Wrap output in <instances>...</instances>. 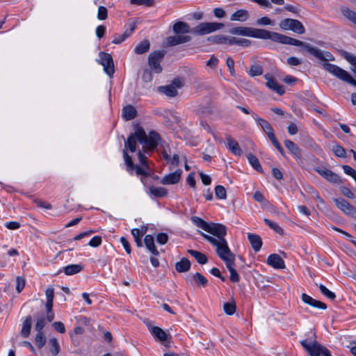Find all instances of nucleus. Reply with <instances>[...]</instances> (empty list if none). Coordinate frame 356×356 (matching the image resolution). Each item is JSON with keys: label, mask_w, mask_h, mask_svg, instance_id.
Wrapping results in <instances>:
<instances>
[{"label": "nucleus", "mask_w": 356, "mask_h": 356, "mask_svg": "<svg viewBox=\"0 0 356 356\" xmlns=\"http://www.w3.org/2000/svg\"><path fill=\"white\" fill-rule=\"evenodd\" d=\"M144 243L147 248V249L154 255L158 256L159 254V251L157 250L155 245H154V239L152 235H146L144 238Z\"/></svg>", "instance_id": "29"}, {"label": "nucleus", "mask_w": 356, "mask_h": 356, "mask_svg": "<svg viewBox=\"0 0 356 356\" xmlns=\"http://www.w3.org/2000/svg\"><path fill=\"white\" fill-rule=\"evenodd\" d=\"M47 302L45 307H53V301L54 298V291L53 288H48L46 291Z\"/></svg>", "instance_id": "50"}, {"label": "nucleus", "mask_w": 356, "mask_h": 356, "mask_svg": "<svg viewBox=\"0 0 356 356\" xmlns=\"http://www.w3.org/2000/svg\"><path fill=\"white\" fill-rule=\"evenodd\" d=\"M130 3L134 5L151 7L154 5L155 1L154 0H130Z\"/></svg>", "instance_id": "53"}, {"label": "nucleus", "mask_w": 356, "mask_h": 356, "mask_svg": "<svg viewBox=\"0 0 356 356\" xmlns=\"http://www.w3.org/2000/svg\"><path fill=\"white\" fill-rule=\"evenodd\" d=\"M340 55L353 65L352 71L356 76V56L350 54L345 50L339 51Z\"/></svg>", "instance_id": "33"}, {"label": "nucleus", "mask_w": 356, "mask_h": 356, "mask_svg": "<svg viewBox=\"0 0 356 356\" xmlns=\"http://www.w3.org/2000/svg\"><path fill=\"white\" fill-rule=\"evenodd\" d=\"M161 140V137L156 131H151L147 136L145 132V137L142 144L143 145V150L145 153L153 152L156 149Z\"/></svg>", "instance_id": "8"}, {"label": "nucleus", "mask_w": 356, "mask_h": 356, "mask_svg": "<svg viewBox=\"0 0 356 356\" xmlns=\"http://www.w3.org/2000/svg\"><path fill=\"white\" fill-rule=\"evenodd\" d=\"M336 206L347 215H352L355 211V207L343 198H334Z\"/></svg>", "instance_id": "16"}, {"label": "nucleus", "mask_w": 356, "mask_h": 356, "mask_svg": "<svg viewBox=\"0 0 356 356\" xmlns=\"http://www.w3.org/2000/svg\"><path fill=\"white\" fill-rule=\"evenodd\" d=\"M296 46L303 47L307 52L312 56H315L318 59L323 61L322 66L323 67L324 63H329L328 61L334 60V57L329 51L323 52L320 49L311 46L309 44L298 40V43Z\"/></svg>", "instance_id": "3"}, {"label": "nucleus", "mask_w": 356, "mask_h": 356, "mask_svg": "<svg viewBox=\"0 0 356 356\" xmlns=\"http://www.w3.org/2000/svg\"><path fill=\"white\" fill-rule=\"evenodd\" d=\"M207 232L218 237V241H222V240L225 239V236L227 234V228L222 224L211 222L208 226Z\"/></svg>", "instance_id": "13"}, {"label": "nucleus", "mask_w": 356, "mask_h": 356, "mask_svg": "<svg viewBox=\"0 0 356 356\" xmlns=\"http://www.w3.org/2000/svg\"><path fill=\"white\" fill-rule=\"evenodd\" d=\"M266 263L275 269L285 268V264L282 258L277 254H272L267 258Z\"/></svg>", "instance_id": "18"}, {"label": "nucleus", "mask_w": 356, "mask_h": 356, "mask_svg": "<svg viewBox=\"0 0 356 356\" xmlns=\"http://www.w3.org/2000/svg\"><path fill=\"white\" fill-rule=\"evenodd\" d=\"M100 63L104 66L105 72L111 77L114 72V63L111 54L105 52L99 53Z\"/></svg>", "instance_id": "12"}, {"label": "nucleus", "mask_w": 356, "mask_h": 356, "mask_svg": "<svg viewBox=\"0 0 356 356\" xmlns=\"http://www.w3.org/2000/svg\"><path fill=\"white\" fill-rule=\"evenodd\" d=\"M131 234L134 237L135 242L138 247H142L143 246V242L140 237V230L137 228H134L131 230Z\"/></svg>", "instance_id": "55"}, {"label": "nucleus", "mask_w": 356, "mask_h": 356, "mask_svg": "<svg viewBox=\"0 0 356 356\" xmlns=\"http://www.w3.org/2000/svg\"><path fill=\"white\" fill-rule=\"evenodd\" d=\"M31 324L32 317L31 316H26V319L23 323L22 328L21 330V334L23 337L26 338L30 335Z\"/></svg>", "instance_id": "35"}, {"label": "nucleus", "mask_w": 356, "mask_h": 356, "mask_svg": "<svg viewBox=\"0 0 356 356\" xmlns=\"http://www.w3.org/2000/svg\"><path fill=\"white\" fill-rule=\"evenodd\" d=\"M316 171L322 176L324 179H325L327 181L334 184H340L343 183V180L341 177L332 170L324 168H318L316 169Z\"/></svg>", "instance_id": "14"}, {"label": "nucleus", "mask_w": 356, "mask_h": 356, "mask_svg": "<svg viewBox=\"0 0 356 356\" xmlns=\"http://www.w3.org/2000/svg\"><path fill=\"white\" fill-rule=\"evenodd\" d=\"M149 193L156 197H165L168 194V190L163 187L150 186Z\"/></svg>", "instance_id": "40"}, {"label": "nucleus", "mask_w": 356, "mask_h": 356, "mask_svg": "<svg viewBox=\"0 0 356 356\" xmlns=\"http://www.w3.org/2000/svg\"><path fill=\"white\" fill-rule=\"evenodd\" d=\"M193 280L197 286L205 287L207 285L208 280L200 273H195L193 276Z\"/></svg>", "instance_id": "42"}, {"label": "nucleus", "mask_w": 356, "mask_h": 356, "mask_svg": "<svg viewBox=\"0 0 356 356\" xmlns=\"http://www.w3.org/2000/svg\"><path fill=\"white\" fill-rule=\"evenodd\" d=\"M301 298H302V300L305 303H306L313 307L323 309V310L326 309V308H327V306L324 302H321L317 300H315L306 293H302Z\"/></svg>", "instance_id": "22"}, {"label": "nucleus", "mask_w": 356, "mask_h": 356, "mask_svg": "<svg viewBox=\"0 0 356 356\" xmlns=\"http://www.w3.org/2000/svg\"><path fill=\"white\" fill-rule=\"evenodd\" d=\"M279 25L282 30H291L298 34L305 33V29L303 24L298 19L286 18L282 20Z\"/></svg>", "instance_id": "11"}, {"label": "nucleus", "mask_w": 356, "mask_h": 356, "mask_svg": "<svg viewBox=\"0 0 356 356\" xmlns=\"http://www.w3.org/2000/svg\"><path fill=\"white\" fill-rule=\"evenodd\" d=\"M145 137V130L139 124L135 126V132L131 133L124 143L125 148H128L131 152L136 151V140L142 144Z\"/></svg>", "instance_id": "6"}, {"label": "nucleus", "mask_w": 356, "mask_h": 356, "mask_svg": "<svg viewBox=\"0 0 356 356\" xmlns=\"http://www.w3.org/2000/svg\"><path fill=\"white\" fill-rule=\"evenodd\" d=\"M274 22L268 17H262L257 20V24L259 26L273 25Z\"/></svg>", "instance_id": "62"}, {"label": "nucleus", "mask_w": 356, "mask_h": 356, "mask_svg": "<svg viewBox=\"0 0 356 356\" xmlns=\"http://www.w3.org/2000/svg\"><path fill=\"white\" fill-rule=\"evenodd\" d=\"M251 30L252 27H244V26H238L234 27L229 30V33L232 35H244V36H251Z\"/></svg>", "instance_id": "31"}, {"label": "nucleus", "mask_w": 356, "mask_h": 356, "mask_svg": "<svg viewBox=\"0 0 356 356\" xmlns=\"http://www.w3.org/2000/svg\"><path fill=\"white\" fill-rule=\"evenodd\" d=\"M263 74V68L261 66L259 65H252L249 74L251 76H259Z\"/></svg>", "instance_id": "52"}, {"label": "nucleus", "mask_w": 356, "mask_h": 356, "mask_svg": "<svg viewBox=\"0 0 356 356\" xmlns=\"http://www.w3.org/2000/svg\"><path fill=\"white\" fill-rule=\"evenodd\" d=\"M340 10L343 16L356 26V12L350 10L348 7H341Z\"/></svg>", "instance_id": "34"}, {"label": "nucleus", "mask_w": 356, "mask_h": 356, "mask_svg": "<svg viewBox=\"0 0 356 356\" xmlns=\"http://www.w3.org/2000/svg\"><path fill=\"white\" fill-rule=\"evenodd\" d=\"M250 37L264 40H270L273 42L289 45L296 46V43H298L297 39L262 29L252 28Z\"/></svg>", "instance_id": "1"}, {"label": "nucleus", "mask_w": 356, "mask_h": 356, "mask_svg": "<svg viewBox=\"0 0 356 356\" xmlns=\"http://www.w3.org/2000/svg\"><path fill=\"white\" fill-rule=\"evenodd\" d=\"M165 54V51H154L149 54L148 65L150 70L156 74H160L163 68L161 63L163 60Z\"/></svg>", "instance_id": "9"}, {"label": "nucleus", "mask_w": 356, "mask_h": 356, "mask_svg": "<svg viewBox=\"0 0 356 356\" xmlns=\"http://www.w3.org/2000/svg\"><path fill=\"white\" fill-rule=\"evenodd\" d=\"M33 202L38 207H40V208H44V209H51L52 208L51 204H50L49 203H48L47 202L42 201L40 199H34L33 200Z\"/></svg>", "instance_id": "63"}, {"label": "nucleus", "mask_w": 356, "mask_h": 356, "mask_svg": "<svg viewBox=\"0 0 356 356\" xmlns=\"http://www.w3.org/2000/svg\"><path fill=\"white\" fill-rule=\"evenodd\" d=\"M249 17L250 14L248 10L241 9L238 10L231 15L230 20L245 22L249 18Z\"/></svg>", "instance_id": "30"}, {"label": "nucleus", "mask_w": 356, "mask_h": 356, "mask_svg": "<svg viewBox=\"0 0 356 356\" xmlns=\"http://www.w3.org/2000/svg\"><path fill=\"white\" fill-rule=\"evenodd\" d=\"M323 69L337 79L356 87V79L340 67L332 63H324Z\"/></svg>", "instance_id": "2"}, {"label": "nucleus", "mask_w": 356, "mask_h": 356, "mask_svg": "<svg viewBox=\"0 0 356 356\" xmlns=\"http://www.w3.org/2000/svg\"><path fill=\"white\" fill-rule=\"evenodd\" d=\"M248 238L251 244L252 249L255 252H258L261 250L263 243L261 238L258 234L248 233Z\"/></svg>", "instance_id": "25"}, {"label": "nucleus", "mask_w": 356, "mask_h": 356, "mask_svg": "<svg viewBox=\"0 0 356 356\" xmlns=\"http://www.w3.org/2000/svg\"><path fill=\"white\" fill-rule=\"evenodd\" d=\"M191 221L198 227L202 229L205 232H207V229H208V226L209 225V222H206L205 220H202V218L197 217V216H192L191 217Z\"/></svg>", "instance_id": "44"}, {"label": "nucleus", "mask_w": 356, "mask_h": 356, "mask_svg": "<svg viewBox=\"0 0 356 356\" xmlns=\"http://www.w3.org/2000/svg\"><path fill=\"white\" fill-rule=\"evenodd\" d=\"M221 259L225 261L226 267L227 268L228 270L229 269H233L234 266V260H235V255H233L232 257H228L226 258H223L221 257Z\"/></svg>", "instance_id": "59"}, {"label": "nucleus", "mask_w": 356, "mask_h": 356, "mask_svg": "<svg viewBox=\"0 0 356 356\" xmlns=\"http://www.w3.org/2000/svg\"><path fill=\"white\" fill-rule=\"evenodd\" d=\"M216 252L218 257L221 259V257L223 258H226L228 257H232L234 255L229 248L228 247L227 242L226 239L222 240V241H219L218 245L216 246Z\"/></svg>", "instance_id": "17"}, {"label": "nucleus", "mask_w": 356, "mask_h": 356, "mask_svg": "<svg viewBox=\"0 0 356 356\" xmlns=\"http://www.w3.org/2000/svg\"><path fill=\"white\" fill-rule=\"evenodd\" d=\"M264 77L267 81L266 86L271 90L276 92L280 95H282L285 92L284 87L280 85L272 75L266 74Z\"/></svg>", "instance_id": "15"}, {"label": "nucleus", "mask_w": 356, "mask_h": 356, "mask_svg": "<svg viewBox=\"0 0 356 356\" xmlns=\"http://www.w3.org/2000/svg\"><path fill=\"white\" fill-rule=\"evenodd\" d=\"M145 324L156 341L161 343L167 348H170L172 339V336L170 334L166 333L160 327L152 325L149 321H146Z\"/></svg>", "instance_id": "4"}, {"label": "nucleus", "mask_w": 356, "mask_h": 356, "mask_svg": "<svg viewBox=\"0 0 356 356\" xmlns=\"http://www.w3.org/2000/svg\"><path fill=\"white\" fill-rule=\"evenodd\" d=\"M181 172V170L179 169L172 173H170L161 179V183L164 185L175 184L179 181Z\"/></svg>", "instance_id": "19"}, {"label": "nucleus", "mask_w": 356, "mask_h": 356, "mask_svg": "<svg viewBox=\"0 0 356 356\" xmlns=\"http://www.w3.org/2000/svg\"><path fill=\"white\" fill-rule=\"evenodd\" d=\"M172 30L177 35L191 33L190 26L187 23L181 21L177 22L174 24Z\"/></svg>", "instance_id": "26"}, {"label": "nucleus", "mask_w": 356, "mask_h": 356, "mask_svg": "<svg viewBox=\"0 0 356 356\" xmlns=\"http://www.w3.org/2000/svg\"><path fill=\"white\" fill-rule=\"evenodd\" d=\"M227 145L228 149L236 156H241L242 154V149L240 147L237 141L232 138L230 136H226Z\"/></svg>", "instance_id": "24"}, {"label": "nucleus", "mask_w": 356, "mask_h": 356, "mask_svg": "<svg viewBox=\"0 0 356 356\" xmlns=\"http://www.w3.org/2000/svg\"><path fill=\"white\" fill-rule=\"evenodd\" d=\"M223 309L225 314L227 315H232L235 313L236 309V305L234 299L231 302H225L223 305Z\"/></svg>", "instance_id": "45"}, {"label": "nucleus", "mask_w": 356, "mask_h": 356, "mask_svg": "<svg viewBox=\"0 0 356 356\" xmlns=\"http://www.w3.org/2000/svg\"><path fill=\"white\" fill-rule=\"evenodd\" d=\"M48 344L50 346V352L52 356H56L60 352V345L57 339L54 337L49 339Z\"/></svg>", "instance_id": "41"}, {"label": "nucleus", "mask_w": 356, "mask_h": 356, "mask_svg": "<svg viewBox=\"0 0 356 356\" xmlns=\"http://www.w3.org/2000/svg\"><path fill=\"white\" fill-rule=\"evenodd\" d=\"M256 120L266 134L274 132L271 124L267 120L260 118H256Z\"/></svg>", "instance_id": "43"}, {"label": "nucleus", "mask_w": 356, "mask_h": 356, "mask_svg": "<svg viewBox=\"0 0 356 356\" xmlns=\"http://www.w3.org/2000/svg\"><path fill=\"white\" fill-rule=\"evenodd\" d=\"M184 86V80L181 78H175L171 83L167 86H159L158 91L165 94L170 97H174L177 95V88H181Z\"/></svg>", "instance_id": "10"}, {"label": "nucleus", "mask_w": 356, "mask_h": 356, "mask_svg": "<svg viewBox=\"0 0 356 356\" xmlns=\"http://www.w3.org/2000/svg\"><path fill=\"white\" fill-rule=\"evenodd\" d=\"M16 291L17 293H20L26 285V280L24 277L17 276L16 277Z\"/></svg>", "instance_id": "54"}, {"label": "nucleus", "mask_w": 356, "mask_h": 356, "mask_svg": "<svg viewBox=\"0 0 356 356\" xmlns=\"http://www.w3.org/2000/svg\"><path fill=\"white\" fill-rule=\"evenodd\" d=\"M137 116V111L131 105H127L124 106L122 109V117L127 120H131L134 119Z\"/></svg>", "instance_id": "28"}, {"label": "nucleus", "mask_w": 356, "mask_h": 356, "mask_svg": "<svg viewBox=\"0 0 356 356\" xmlns=\"http://www.w3.org/2000/svg\"><path fill=\"white\" fill-rule=\"evenodd\" d=\"M264 222L269 226L272 229L280 235L284 234V230L276 222H273L267 218L264 219Z\"/></svg>", "instance_id": "48"}, {"label": "nucleus", "mask_w": 356, "mask_h": 356, "mask_svg": "<svg viewBox=\"0 0 356 356\" xmlns=\"http://www.w3.org/2000/svg\"><path fill=\"white\" fill-rule=\"evenodd\" d=\"M83 270V266L81 264H71L65 266L63 271L66 275H72L79 273Z\"/></svg>", "instance_id": "36"}, {"label": "nucleus", "mask_w": 356, "mask_h": 356, "mask_svg": "<svg viewBox=\"0 0 356 356\" xmlns=\"http://www.w3.org/2000/svg\"><path fill=\"white\" fill-rule=\"evenodd\" d=\"M216 196L221 200H225L227 198V192L224 186L218 185L215 188Z\"/></svg>", "instance_id": "51"}, {"label": "nucleus", "mask_w": 356, "mask_h": 356, "mask_svg": "<svg viewBox=\"0 0 356 356\" xmlns=\"http://www.w3.org/2000/svg\"><path fill=\"white\" fill-rule=\"evenodd\" d=\"M224 27V24L220 22H202L191 29V33L197 35H204Z\"/></svg>", "instance_id": "7"}, {"label": "nucleus", "mask_w": 356, "mask_h": 356, "mask_svg": "<svg viewBox=\"0 0 356 356\" xmlns=\"http://www.w3.org/2000/svg\"><path fill=\"white\" fill-rule=\"evenodd\" d=\"M247 159L252 165V167L259 172H264L263 168H261L259 159L257 158L255 155L252 153H249L247 155Z\"/></svg>", "instance_id": "38"}, {"label": "nucleus", "mask_w": 356, "mask_h": 356, "mask_svg": "<svg viewBox=\"0 0 356 356\" xmlns=\"http://www.w3.org/2000/svg\"><path fill=\"white\" fill-rule=\"evenodd\" d=\"M108 17L107 8L103 6H100L98 8L97 18L99 20H104Z\"/></svg>", "instance_id": "58"}, {"label": "nucleus", "mask_w": 356, "mask_h": 356, "mask_svg": "<svg viewBox=\"0 0 356 356\" xmlns=\"http://www.w3.org/2000/svg\"><path fill=\"white\" fill-rule=\"evenodd\" d=\"M46 325V321L44 317H41L38 318L37 322L35 325V330L38 331V332H42V330L44 327Z\"/></svg>", "instance_id": "61"}, {"label": "nucleus", "mask_w": 356, "mask_h": 356, "mask_svg": "<svg viewBox=\"0 0 356 356\" xmlns=\"http://www.w3.org/2000/svg\"><path fill=\"white\" fill-rule=\"evenodd\" d=\"M332 151L334 154L339 158H346V149L341 146L340 145H335L332 147Z\"/></svg>", "instance_id": "46"}, {"label": "nucleus", "mask_w": 356, "mask_h": 356, "mask_svg": "<svg viewBox=\"0 0 356 356\" xmlns=\"http://www.w3.org/2000/svg\"><path fill=\"white\" fill-rule=\"evenodd\" d=\"M123 157L124 159L125 164L127 167V170L132 171L135 168V165L132 161V158L129 156L127 152V149H123Z\"/></svg>", "instance_id": "47"}, {"label": "nucleus", "mask_w": 356, "mask_h": 356, "mask_svg": "<svg viewBox=\"0 0 356 356\" xmlns=\"http://www.w3.org/2000/svg\"><path fill=\"white\" fill-rule=\"evenodd\" d=\"M191 263L188 259L183 257L175 264V269L178 273L188 272L191 268Z\"/></svg>", "instance_id": "27"}, {"label": "nucleus", "mask_w": 356, "mask_h": 356, "mask_svg": "<svg viewBox=\"0 0 356 356\" xmlns=\"http://www.w3.org/2000/svg\"><path fill=\"white\" fill-rule=\"evenodd\" d=\"M319 287V289L321 291V292L325 296H327L328 298L331 299V300H334L335 298H336V296L335 294L330 291V290H328L325 286H323V284H320L318 286Z\"/></svg>", "instance_id": "57"}, {"label": "nucleus", "mask_w": 356, "mask_h": 356, "mask_svg": "<svg viewBox=\"0 0 356 356\" xmlns=\"http://www.w3.org/2000/svg\"><path fill=\"white\" fill-rule=\"evenodd\" d=\"M150 47V43L148 40H144L140 42L134 49V52L137 54H143L147 52Z\"/></svg>", "instance_id": "39"}, {"label": "nucleus", "mask_w": 356, "mask_h": 356, "mask_svg": "<svg viewBox=\"0 0 356 356\" xmlns=\"http://www.w3.org/2000/svg\"><path fill=\"white\" fill-rule=\"evenodd\" d=\"M300 344L309 356H332L330 351L316 341L308 343L307 339H305L301 341Z\"/></svg>", "instance_id": "5"}, {"label": "nucleus", "mask_w": 356, "mask_h": 356, "mask_svg": "<svg viewBox=\"0 0 356 356\" xmlns=\"http://www.w3.org/2000/svg\"><path fill=\"white\" fill-rule=\"evenodd\" d=\"M168 46L172 47L180 44H184L191 40L190 35H174L169 36L166 39Z\"/></svg>", "instance_id": "21"}, {"label": "nucleus", "mask_w": 356, "mask_h": 356, "mask_svg": "<svg viewBox=\"0 0 356 356\" xmlns=\"http://www.w3.org/2000/svg\"><path fill=\"white\" fill-rule=\"evenodd\" d=\"M47 339L43 332H38L35 338V343L38 348H42L45 343H46Z\"/></svg>", "instance_id": "49"}, {"label": "nucleus", "mask_w": 356, "mask_h": 356, "mask_svg": "<svg viewBox=\"0 0 356 356\" xmlns=\"http://www.w3.org/2000/svg\"><path fill=\"white\" fill-rule=\"evenodd\" d=\"M340 192L343 195L348 198L353 199L355 197L354 193L348 187H340Z\"/></svg>", "instance_id": "64"}, {"label": "nucleus", "mask_w": 356, "mask_h": 356, "mask_svg": "<svg viewBox=\"0 0 356 356\" xmlns=\"http://www.w3.org/2000/svg\"><path fill=\"white\" fill-rule=\"evenodd\" d=\"M129 29H127L122 35H116L112 42L116 44L122 43L128 37H129L136 28V23L132 22L129 24Z\"/></svg>", "instance_id": "20"}, {"label": "nucleus", "mask_w": 356, "mask_h": 356, "mask_svg": "<svg viewBox=\"0 0 356 356\" xmlns=\"http://www.w3.org/2000/svg\"><path fill=\"white\" fill-rule=\"evenodd\" d=\"M187 252L193 257L200 264L203 265L208 262L207 257L197 250L189 249Z\"/></svg>", "instance_id": "32"}, {"label": "nucleus", "mask_w": 356, "mask_h": 356, "mask_svg": "<svg viewBox=\"0 0 356 356\" xmlns=\"http://www.w3.org/2000/svg\"><path fill=\"white\" fill-rule=\"evenodd\" d=\"M152 72L153 71L149 68L144 69L142 74V79L143 81L146 83L151 82L153 79Z\"/></svg>", "instance_id": "56"}, {"label": "nucleus", "mask_w": 356, "mask_h": 356, "mask_svg": "<svg viewBox=\"0 0 356 356\" xmlns=\"http://www.w3.org/2000/svg\"><path fill=\"white\" fill-rule=\"evenodd\" d=\"M210 44H227V36L222 35H215L207 37L204 41Z\"/></svg>", "instance_id": "37"}, {"label": "nucleus", "mask_w": 356, "mask_h": 356, "mask_svg": "<svg viewBox=\"0 0 356 356\" xmlns=\"http://www.w3.org/2000/svg\"><path fill=\"white\" fill-rule=\"evenodd\" d=\"M342 168L346 175L351 176L354 179L356 183V170L347 165H343Z\"/></svg>", "instance_id": "60"}, {"label": "nucleus", "mask_w": 356, "mask_h": 356, "mask_svg": "<svg viewBox=\"0 0 356 356\" xmlns=\"http://www.w3.org/2000/svg\"><path fill=\"white\" fill-rule=\"evenodd\" d=\"M284 143L286 149L293 155L296 159H301L302 150L296 143L288 139L285 140Z\"/></svg>", "instance_id": "23"}]
</instances>
